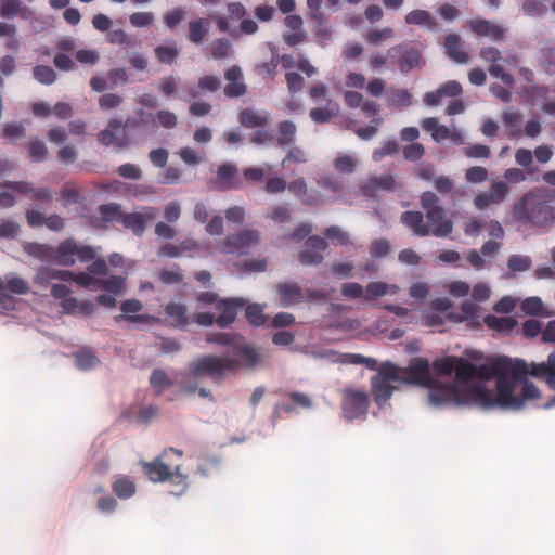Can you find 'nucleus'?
Instances as JSON below:
<instances>
[{
    "instance_id": "56",
    "label": "nucleus",
    "mask_w": 555,
    "mask_h": 555,
    "mask_svg": "<svg viewBox=\"0 0 555 555\" xmlns=\"http://www.w3.org/2000/svg\"><path fill=\"white\" fill-rule=\"evenodd\" d=\"M308 162L307 155L302 149L298 146H292L287 152L286 156L282 160V166L286 167L287 164H305Z\"/></svg>"
},
{
    "instance_id": "23",
    "label": "nucleus",
    "mask_w": 555,
    "mask_h": 555,
    "mask_svg": "<svg viewBox=\"0 0 555 555\" xmlns=\"http://www.w3.org/2000/svg\"><path fill=\"white\" fill-rule=\"evenodd\" d=\"M238 121L247 129L263 127L270 122V114L267 112L258 114L255 109L247 107L240 112Z\"/></svg>"
},
{
    "instance_id": "2",
    "label": "nucleus",
    "mask_w": 555,
    "mask_h": 555,
    "mask_svg": "<svg viewBox=\"0 0 555 555\" xmlns=\"http://www.w3.org/2000/svg\"><path fill=\"white\" fill-rule=\"evenodd\" d=\"M420 203L425 210L427 223L424 222V215L418 210L402 212L400 221L415 236L425 237L433 235L435 237H449L453 232V222L447 217L437 194L431 191L423 192Z\"/></svg>"
},
{
    "instance_id": "34",
    "label": "nucleus",
    "mask_w": 555,
    "mask_h": 555,
    "mask_svg": "<svg viewBox=\"0 0 555 555\" xmlns=\"http://www.w3.org/2000/svg\"><path fill=\"white\" fill-rule=\"evenodd\" d=\"M297 127L292 120H283L279 124L278 145L283 147L286 145H293L296 140Z\"/></svg>"
},
{
    "instance_id": "28",
    "label": "nucleus",
    "mask_w": 555,
    "mask_h": 555,
    "mask_svg": "<svg viewBox=\"0 0 555 555\" xmlns=\"http://www.w3.org/2000/svg\"><path fill=\"white\" fill-rule=\"evenodd\" d=\"M483 321L489 328L495 330L503 334L512 332L518 324L517 320L509 315L496 317L493 314H488L485 317Z\"/></svg>"
},
{
    "instance_id": "35",
    "label": "nucleus",
    "mask_w": 555,
    "mask_h": 555,
    "mask_svg": "<svg viewBox=\"0 0 555 555\" xmlns=\"http://www.w3.org/2000/svg\"><path fill=\"white\" fill-rule=\"evenodd\" d=\"M477 317H478L477 315V306L470 300L463 301L460 306L459 312H450L448 315V318L451 321H454L457 323L474 320Z\"/></svg>"
},
{
    "instance_id": "26",
    "label": "nucleus",
    "mask_w": 555,
    "mask_h": 555,
    "mask_svg": "<svg viewBox=\"0 0 555 555\" xmlns=\"http://www.w3.org/2000/svg\"><path fill=\"white\" fill-rule=\"evenodd\" d=\"M4 291H10L17 295H24L28 293L29 284L23 278L11 273L5 276V280L0 278V295Z\"/></svg>"
},
{
    "instance_id": "43",
    "label": "nucleus",
    "mask_w": 555,
    "mask_h": 555,
    "mask_svg": "<svg viewBox=\"0 0 555 555\" xmlns=\"http://www.w3.org/2000/svg\"><path fill=\"white\" fill-rule=\"evenodd\" d=\"M532 267V259L527 255H512L507 260V268L516 272H525Z\"/></svg>"
},
{
    "instance_id": "63",
    "label": "nucleus",
    "mask_w": 555,
    "mask_h": 555,
    "mask_svg": "<svg viewBox=\"0 0 555 555\" xmlns=\"http://www.w3.org/2000/svg\"><path fill=\"white\" fill-rule=\"evenodd\" d=\"M439 94L441 98H455L459 96L462 92V86L456 80H449L442 86L438 88Z\"/></svg>"
},
{
    "instance_id": "59",
    "label": "nucleus",
    "mask_w": 555,
    "mask_h": 555,
    "mask_svg": "<svg viewBox=\"0 0 555 555\" xmlns=\"http://www.w3.org/2000/svg\"><path fill=\"white\" fill-rule=\"evenodd\" d=\"M324 235L326 238L337 241L339 245L347 246L350 243L349 235L337 225L328 227Z\"/></svg>"
},
{
    "instance_id": "17",
    "label": "nucleus",
    "mask_w": 555,
    "mask_h": 555,
    "mask_svg": "<svg viewBox=\"0 0 555 555\" xmlns=\"http://www.w3.org/2000/svg\"><path fill=\"white\" fill-rule=\"evenodd\" d=\"M275 288L283 307H291L304 302V292L296 282H281L276 284Z\"/></svg>"
},
{
    "instance_id": "62",
    "label": "nucleus",
    "mask_w": 555,
    "mask_h": 555,
    "mask_svg": "<svg viewBox=\"0 0 555 555\" xmlns=\"http://www.w3.org/2000/svg\"><path fill=\"white\" fill-rule=\"evenodd\" d=\"M117 173L125 179L140 180L142 178L141 169L133 164L126 163L117 168Z\"/></svg>"
},
{
    "instance_id": "20",
    "label": "nucleus",
    "mask_w": 555,
    "mask_h": 555,
    "mask_svg": "<svg viewBox=\"0 0 555 555\" xmlns=\"http://www.w3.org/2000/svg\"><path fill=\"white\" fill-rule=\"evenodd\" d=\"M404 22L408 25H415L424 27L430 31L437 33L441 29L437 20L426 10L416 9L409 12L404 16Z\"/></svg>"
},
{
    "instance_id": "30",
    "label": "nucleus",
    "mask_w": 555,
    "mask_h": 555,
    "mask_svg": "<svg viewBox=\"0 0 555 555\" xmlns=\"http://www.w3.org/2000/svg\"><path fill=\"white\" fill-rule=\"evenodd\" d=\"M422 127L425 131L430 132L435 142L439 143L450 138V129L444 125H440L435 117L425 118L422 121Z\"/></svg>"
},
{
    "instance_id": "53",
    "label": "nucleus",
    "mask_w": 555,
    "mask_h": 555,
    "mask_svg": "<svg viewBox=\"0 0 555 555\" xmlns=\"http://www.w3.org/2000/svg\"><path fill=\"white\" fill-rule=\"evenodd\" d=\"M73 281L80 287L86 289H94L99 286V279L92 276L88 271L74 273Z\"/></svg>"
},
{
    "instance_id": "58",
    "label": "nucleus",
    "mask_w": 555,
    "mask_h": 555,
    "mask_svg": "<svg viewBox=\"0 0 555 555\" xmlns=\"http://www.w3.org/2000/svg\"><path fill=\"white\" fill-rule=\"evenodd\" d=\"M464 154L468 158H489L491 151L485 144H470L464 149Z\"/></svg>"
},
{
    "instance_id": "33",
    "label": "nucleus",
    "mask_w": 555,
    "mask_h": 555,
    "mask_svg": "<svg viewBox=\"0 0 555 555\" xmlns=\"http://www.w3.org/2000/svg\"><path fill=\"white\" fill-rule=\"evenodd\" d=\"M186 306L180 302H169L165 307V313L167 317L175 320V325L178 327H184L189 324L186 317Z\"/></svg>"
},
{
    "instance_id": "44",
    "label": "nucleus",
    "mask_w": 555,
    "mask_h": 555,
    "mask_svg": "<svg viewBox=\"0 0 555 555\" xmlns=\"http://www.w3.org/2000/svg\"><path fill=\"white\" fill-rule=\"evenodd\" d=\"M245 317L253 326H261L266 322L263 309L258 304L247 305L245 308Z\"/></svg>"
},
{
    "instance_id": "37",
    "label": "nucleus",
    "mask_w": 555,
    "mask_h": 555,
    "mask_svg": "<svg viewBox=\"0 0 555 555\" xmlns=\"http://www.w3.org/2000/svg\"><path fill=\"white\" fill-rule=\"evenodd\" d=\"M373 377H380L386 382H402L403 370L401 371L397 365L391 362H385L378 369V373Z\"/></svg>"
},
{
    "instance_id": "14",
    "label": "nucleus",
    "mask_w": 555,
    "mask_h": 555,
    "mask_svg": "<svg viewBox=\"0 0 555 555\" xmlns=\"http://www.w3.org/2000/svg\"><path fill=\"white\" fill-rule=\"evenodd\" d=\"M224 78L228 81L223 90L227 98L237 99L246 94L247 86L244 82L243 70L238 65L229 67L224 73Z\"/></svg>"
},
{
    "instance_id": "57",
    "label": "nucleus",
    "mask_w": 555,
    "mask_h": 555,
    "mask_svg": "<svg viewBox=\"0 0 555 555\" xmlns=\"http://www.w3.org/2000/svg\"><path fill=\"white\" fill-rule=\"evenodd\" d=\"M26 129L22 122L12 121L5 124L2 129V137L5 139H18L25 135Z\"/></svg>"
},
{
    "instance_id": "60",
    "label": "nucleus",
    "mask_w": 555,
    "mask_h": 555,
    "mask_svg": "<svg viewBox=\"0 0 555 555\" xmlns=\"http://www.w3.org/2000/svg\"><path fill=\"white\" fill-rule=\"evenodd\" d=\"M335 169L343 173H352L356 170V159L348 155L338 156L334 162Z\"/></svg>"
},
{
    "instance_id": "48",
    "label": "nucleus",
    "mask_w": 555,
    "mask_h": 555,
    "mask_svg": "<svg viewBox=\"0 0 555 555\" xmlns=\"http://www.w3.org/2000/svg\"><path fill=\"white\" fill-rule=\"evenodd\" d=\"M388 285L384 282H370L365 287L364 299L366 301L373 300L377 297L386 295Z\"/></svg>"
},
{
    "instance_id": "22",
    "label": "nucleus",
    "mask_w": 555,
    "mask_h": 555,
    "mask_svg": "<svg viewBox=\"0 0 555 555\" xmlns=\"http://www.w3.org/2000/svg\"><path fill=\"white\" fill-rule=\"evenodd\" d=\"M444 50L446 54L459 64H465L468 62V55L462 49V40L457 34H450L444 37Z\"/></svg>"
},
{
    "instance_id": "25",
    "label": "nucleus",
    "mask_w": 555,
    "mask_h": 555,
    "mask_svg": "<svg viewBox=\"0 0 555 555\" xmlns=\"http://www.w3.org/2000/svg\"><path fill=\"white\" fill-rule=\"evenodd\" d=\"M188 39L194 44H201L209 33L210 22L208 18L198 17L191 20L188 24Z\"/></svg>"
},
{
    "instance_id": "21",
    "label": "nucleus",
    "mask_w": 555,
    "mask_h": 555,
    "mask_svg": "<svg viewBox=\"0 0 555 555\" xmlns=\"http://www.w3.org/2000/svg\"><path fill=\"white\" fill-rule=\"evenodd\" d=\"M231 358L238 360V367L254 369L260 362V354L258 351L248 345H234Z\"/></svg>"
},
{
    "instance_id": "9",
    "label": "nucleus",
    "mask_w": 555,
    "mask_h": 555,
    "mask_svg": "<svg viewBox=\"0 0 555 555\" xmlns=\"http://www.w3.org/2000/svg\"><path fill=\"white\" fill-rule=\"evenodd\" d=\"M96 257L95 250L89 245H78L73 238H67L59 244L54 250L55 262L63 267H72L76 258L83 263L90 262Z\"/></svg>"
},
{
    "instance_id": "38",
    "label": "nucleus",
    "mask_w": 555,
    "mask_h": 555,
    "mask_svg": "<svg viewBox=\"0 0 555 555\" xmlns=\"http://www.w3.org/2000/svg\"><path fill=\"white\" fill-rule=\"evenodd\" d=\"M113 295H120L125 291V278L121 275H112L108 279H99V286Z\"/></svg>"
},
{
    "instance_id": "16",
    "label": "nucleus",
    "mask_w": 555,
    "mask_h": 555,
    "mask_svg": "<svg viewBox=\"0 0 555 555\" xmlns=\"http://www.w3.org/2000/svg\"><path fill=\"white\" fill-rule=\"evenodd\" d=\"M469 29L478 36L489 37L492 40L500 42L505 36V29L490 21L476 17L467 22Z\"/></svg>"
},
{
    "instance_id": "18",
    "label": "nucleus",
    "mask_w": 555,
    "mask_h": 555,
    "mask_svg": "<svg viewBox=\"0 0 555 555\" xmlns=\"http://www.w3.org/2000/svg\"><path fill=\"white\" fill-rule=\"evenodd\" d=\"M460 360H465V358L462 357H454V356H448L444 358L436 359L433 362V370L435 373L441 376H449L452 373H454V379L452 382H449L448 384H457V387L460 389V392H462L463 389V383H460L457 380V372L460 367Z\"/></svg>"
},
{
    "instance_id": "31",
    "label": "nucleus",
    "mask_w": 555,
    "mask_h": 555,
    "mask_svg": "<svg viewBox=\"0 0 555 555\" xmlns=\"http://www.w3.org/2000/svg\"><path fill=\"white\" fill-rule=\"evenodd\" d=\"M521 311L531 317H551L553 314L552 311L544 309L543 301L538 296L526 298L521 302Z\"/></svg>"
},
{
    "instance_id": "45",
    "label": "nucleus",
    "mask_w": 555,
    "mask_h": 555,
    "mask_svg": "<svg viewBox=\"0 0 555 555\" xmlns=\"http://www.w3.org/2000/svg\"><path fill=\"white\" fill-rule=\"evenodd\" d=\"M234 338H235V336L233 334H229V333H224V332H217V333H211V334L207 335L206 341L210 343V344H217V345L230 347V349L228 350V352L225 354L231 356L233 352V346L236 345L234 343Z\"/></svg>"
},
{
    "instance_id": "13",
    "label": "nucleus",
    "mask_w": 555,
    "mask_h": 555,
    "mask_svg": "<svg viewBox=\"0 0 555 555\" xmlns=\"http://www.w3.org/2000/svg\"><path fill=\"white\" fill-rule=\"evenodd\" d=\"M246 306V300L242 297L222 298L216 305L219 312L216 318V324L220 328H227L236 320L238 310Z\"/></svg>"
},
{
    "instance_id": "12",
    "label": "nucleus",
    "mask_w": 555,
    "mask_h": 555,
    "mask_svg": "<svg viewBox=\"0 0 555 555\" xmlns=\"http://www.w3.org/2000/svg\"><path fill=\"white\" fill-rule=\"evenodd\" d=\"M258 240L259 233L257 231L242 230L236 234L228 235L222 244L221 250L224 254L244 255Z\"/></svg>"
},
{
    "instance_id": "47",
    "label": "nucleus",
    "mask_w": 555,
    "mask_h": 555,
    "mask_svg": "<svg viewBox=\"0 0 555 555\" xmlns=\"http://www.w3.org/2000/svg\"><path fill=\"white\" fill-rule=\"evenodd\" d=\"M521 10L530 17H543L547 12V8L537 0H525Z\"/></svg>"
},
{
    "instance_id": "19",
    "label": "nucleus",
    "mask_w": 555,
    "mask_h": 555,
    "mask_svg": "<svg viewBox=\"0 0 555 555\" xmlns=\"http://www.w3.org/2000/svg\"><path fill=\"white\" fill-rule=\"evenodd\" d=\"M155 216L154 209L149 208V211L144 214L141 212H126L122 214L120 219L124 228L129 229L137 236H142L145 231V222L146 220L153 219Z\"/></svg>"
},
{
    "instance_id": "55",
    "label": "nucleus",
    "mask_w": 555,
    "mask_h": 555,
    "mask_svg": "<svg viewBox=\"0 0 555 555\" xmlns=\"http://www.w3.org/2000/svg\"><path fill=\"white\" fill-rule=\"evenodd\" d=\"M231 49V42L227 38H218L211 47V55L216 60H222L228 56Z\"/></svg>"
},
{
    "instance_id": "40",
    "label": "nucleus",
    "mask_w": 555,
    "mask_h": 555,
    "mask_svg": "<svg viewBox=\"0 0 555 555\" xmlns=\"http://www.w3.org/2000/svg\"><path fill=\"white\" fill-rule=\"evenodd\" d=\"M101 220L104 222L119 221L122 217L121 205L118 203H107L99 206Z\"/></svg>"
},
{
    "instance_id": "49",
    "label": "nucleus",
    "mask_w": 555,
    "mask_h": 555,
    "mask_svg": "<svg viewBox=\"0 0 555 555\" xmlns=\"http://www.w3.org/2000/svg\"><path fill=\"white\" fill-rule=\"evenodd\" d=\"M298 260L302 266H318L323 262L324 256L319 251L305 247V249L299 253Z\"/></svg>"
},
{
    "instance_id": "36",
    "label": "nucleus",
    "mask_w": 555,
    "mask_h": 555,
    "mask_svg": "<svg viewBox=\"0 0 555 555\" xmlns=\"http://www.w3.org/2000/svg\"><path fill=\"white\" fill-rule=\"evenodd\" d=\"M113 491L118 498L126 500L135 493V485L129 477L120 476L114 481Z\"/></svg>"
},
{
    "instance_id": "4",
    "label": "nucleus",
    "mask_w": 555,
    "mask_h": 555,
    "mask_svg": "<svg viewBox=\"0 0 555 555\" xmlns=\"http://www.w3.org/2000/svg\"><path fill=\"white\" fill-rule=\"evenodd\" d=\"M551 191L535 188L528 191L511 207V216L519 227L544 229L555 222V206L550 202Z\"/></svg>"
},
{
    "instance_id": "52",
    "label": "nucleus",
    "mask_w": 555,
    "mask_h": 555,
    "mask_svg": "<svg viewBox=\"0 0 555 555\" xmlns=\"http://www.w3.org/2000/svg\"><path fill=\"white\" fill-rule=\"evenodd\" d=\"M20 232V224L13 220H4L0 223V238L15 240Z\"/></svg>"
},
{
    "instance_id": "64",
    "label": "nucleus",
    "mask_w": 555,
    "mask_h": 555,
    "mask_svg": "<svg viewBox=\"0 0 555 555\" xmlns=\"http://www.w3.org/2000/svg\"><path fill=\"white\" fill-rule=\"evenodd\" d=\"M184 18V10L176 8L166 13L164 23L169 29H175Z\"/></svg>"
},
{
    "instance_id": "8",
    "label": "nucleus",
    "mask_w": 555,
    "mask_h": 555,
    "mask_svg": "<svg viewBox=\"0 0 555 555\" xmlns=\"http://www.w3.org/2000/svg\"><path fill=\"white\" fill-rule=\"evenodd\" d=\"M425 65L421 49L411 41H403L387 50L388 68H398L402 74H408L415 68Z\"/></svg>"
},
{
    "instance_id": "24",
    "label": "nucleus",
    "mask_w": 555,
    "mask_h": 555,
    "mask_svg": "<svg viewBox=\"0 0 555 555\" xmlns=\"http://www.w3.org/2000/svg\"><path fill=\"white\" fill-rule=\"evenodd\" d=\"M371 385L375 403L383 406L391 398L395 387L390 382L383 380L380 377H372Z\"/></svg>"
},
{
    "instance_id": "5",
    "label": "nucleus",
    "mask_w": 555,
    "mask_h": 555,
    "mask_svg": "<svg viewBox=\"0 0 555 555\" xmlns=\"http://www.w3.org/2000/svg\"><path fill=\"white\" fill-rule=\"evenodd\" d=\"M175 453L178 457L183 455L179 449L169 448L162 455L156 456L151 462H141L142 469L147 478L153 482L169 481L172 486L170 491L173 495H182L189 488L188 476L180 472V466H176L175 472H170L169 466L164 462L168 453Z\"/></svg>"
},
{
    "instance_id": "42",
    "label": "nucleus",
    "mask_w": 555,
    "mask_h": 555,
    "mask_svg": "<svg viewBox=\"0 0 555 555\" xmlns=\"http://www.w3.org/2000/svg\"><path fill=\"white\" fill-rule=\"evenodd\" d=\"M34 78L41 85L50 86L56 80L55 70L48 65H36L33 68Z\"/></svg>"
},
{
    "instance_id": "7",
    "label": "nucleus",
    "mask_w": 555,
    "mask_h": 555,
    "mask_svg": "<svg viewBox=\"0 0 555 555\" xmlns=\"http://www.w3.org/2000/svg\"><path fill=\"white\" fill-rule=\"evenodd\" d=\"M240 362L229 354L223 357L203 356L190 363L191 374L197 378L201 376H209L212 379H221L228 372H234L238 369Z\"/></svg>"
},
{
    "instance_id": "15",
    "label": "nucleus",
    "mask_w": 555,
    "mask_h": 555,
    "mask_svg": "<svg viewBox=\"0 0 555 555\" xmlns=\"http://www.w3.org/2000/svg\"><path fill=\"white\" fill-rule=\"evenodd\" d=\"M143 308V305L138 299H127L121 302L120 310L124 314L116 315L114 318L116 323L121 322L122 320H126L130 323H143V324H150L154 321V318L149 314H135L132 315V313H138Z\"/></svg>"
},
{
    "instance_id": "41",
    "label": "nucleus",
    "mask_w": 555,
    "mask_h": 555,
    "mask_svg": "<svg viewBox=\"0 0 555 555\" xmlns=\"http://www.w3.org/2000/svg\"><path fill=\"white\" fill-rule=\"evenodd\" d=\"M28 154L34 163H42L48 157V147L40 139H33L28 144Z\"/></svg>"
},
{
    "instance_id": "39",
    "label": "nucleus",
    "mask_w": 555,
    "mask_h": 555,
    "mask_svg": "<svg viewBox=\"0 0 555 555\" xmlns=\"http://www.w3.org/2000/svg\"><path fill=\"white\" fill-rule=\"evenodd\" d=\"M156 59L163 63L171 65L176 62L177 57L179 56V49L177 48L176 43L172 42L170 46H157L154 50Z\"/></svg>"
},
{
    "instance_id": "1",
    "label": "nucleus",
    "mask_w": 555,
    "mask_h": 555,
    "mask_svg": "<svg viewBox=\"0 0 555 555\" xmlns=\"http://www.w3.org/2000/svg\"><path fill=\"white\" fill-rule=\"evenodd\" d=\"M457 380L463 383L462 392L459 383L448 388H438L439 395L452 398L454 406H477L483 411L500 409L519 412L528 400L540 398L539 388L528 378V364L522 359L514 362L508 357H498L493 361L476 365L469 360H460Z\"/></svg>"
},
{
    "instance_id": "32",
    "label": "nucleus",
    "mask_w": 555,
    "mask_h": 555,
    "mask_svg": "<svg viewBox=\"0 0 555 555\" xmlns=\"http://www.w3.org/2000/svg\"><path fill=\"white\" fill-rule=\"evenodd\" d=\"M151 387L157 396L173 385L172 379L163 369H154L149 378Z\"/></svg>"
},
{
    "instance_id": "11",
    "label": "nucleus",
    "mask_w": 555,
    "mask_h": 555,
    "mask_svg": "<svg viewBox=\"0 0 555 555\" xmlns=\"http://www.w3.org/2000/svg\"><path fill=\"white\" fill-rule=\"evenodd\" d=\"M215 190L225 192L230 190H241L243 181L238 176V168L232 163L221 164L217 171L216 177L211 180Z\"/></svg>"
},
{
    "instance_id": "50",
    "label": "nucleus",
    "mask_w": 555,
    "mask_h": 555,
    "mask_svg": "<svg viewBox=\"0 0 555 555\" xmlns=\"http://www.w3.org/2000/svg\"><path fill=\"white\" fill-rule=\"evenodd\" d=\"M491 203L500 204L505 199L508 194V186L502 181H495L491 184L489 190Z\"/></svg>"
},
{
    "instance_id": "10",
    "label": "nucleus",
    "mask_w": 555,
    "mask_h": 555,
    "mask_svg": "<svg viewBox=\"0 0 555 555\" xmlns=\"http://www.w3.org/2000/svg\"><path fill=\"white\" fill-rule=\"evenodd\" d=\"M369 397L366 392L359 390H346L343 400L345 418L353 421L363 417L367 413Z\"/></svg>"
},
{
    "instance_id": "29",
    "label": "nucleus",
    "mask_w": 555,
    "mask_h": 555,
    "mask_svg": "<svg viewBox=\"0 0 555 555\" xmlns=\"http://www.w3.org/2000/svg\"><path fill=\"white\" fill-rule=\"evenodd\" d=\"M338 112V104L333 100H327L325 107L312 108L309 116L317 124H325L337 116Z\"/></svg>"
},
{
    "instance_id": "61",
    "label": "nucleus",
    "mask_w": 555,
    "mask_h": 555,
    "mask_svg": "<svg viewBox=\"0 0 555 555\" xmlns=\"http://www.w3.org/2000/svg\"><path fill=\"white\" fill-rule=\"evenodd\" d=\"M390 250L389 242L385 238L374 240L371 243L370 253L373 258L379 259L388 255Z\"/></svg>"
},
{
    "instance_id": "46",
    "label": "nucleus",
    "mask_w": 555,
    "mask_h": 555,
    "mask_svg": "<svg viewBox=\"0 0 555 555\" xmlns=\"http://www.w3.org/2000/svg\"><path fill=\"white\" fill-rule=\"evenodd\" d=\"M1 188L29 197L35 191L34 183L29 181H4L1 183Z\"/></svg>"
},
{
    "instance_id": "54",
    "label": "nucleus",
    "mask_w": 555,
    "mask_h": 555,
    "mask_svg": "<svg viewBox=\"0 0 555 555\" xmlns=\"http://www.w3.org/2000/svg\"><path fill=\"white\" fill-rule=\"evenodd\" d=\"M398 152V143L395 139L386 141L382 147L373 152L372 158L374 162H380L386 156L392 155Z\"/></svg>"
},
{
    "instance_id": "6",
    "label": "nucleus",
    "mask_w": 555,
    "mask_h": 555,
    "mask_svg": "<svg viewBox=\"0 0 555 555\" xmlns=\"http://www.w3.org/2000/svg\"><path fill=\"white\" fill-rule=\"evenodd\" d=\"M403 383L427 387L428 403L433 408L452 404V398H449L447 395H439V400H434L433 396L436 390L438 388H448L450 384H442L430 376V364L427 359H413L410 365L403 370Z\"/></svg>"
},
{
    "instance_id": "51",
    "label": "nucleus",
    "mask_w": 555,
    "mask_h": 555,
    "mask_svg": "<svg viewBox=\"0 0 555 555\" xmlns=\"http://www.w3.org/2000/svg\"><path fill=\"white\" fill-rule=\"evenodd\" d=\"M20 11V0H0V16L2 18H12L18 15Z\"/></svg>"
},
{
    "instance_id": "27",
    "label": "nucleus",
    "mask_w": 555,
    "mask_h": 555,
    "mask_svg": "<svg viewBox=\"0 0 555 555\" xmlns=\"http://www.w3.org/2000/svg\"><path fill=\"white\" fill-rule=\"evenodd\" d=\"M76 366L81 371H89L100 363L99 358L90 347H81L73 353Z\"/></svg>"
},
{
    "instance_id": "3",
    "label": "nucleus",
    "mask_w": 555,
    "mask_h": 555,
    "mask_svg": "<svg viewBox=\"0 0 555 555\" xmlns=\"http://www.w3.org/2000/svg\"><path fill=\"white\" fill-rule=\"evenodd\" d=\"M157 129L155 115L139 108L135 115L128 116L124 124L113 118L105 129L98 133V141L104 146H116L124 149L131 144L145 142Z\"/></svg>"
}]
</instances>
